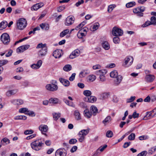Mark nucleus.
Instances as JSON below:
<instances>
[{"label":"nucleus","mask_w":156,"mask_h":156,"mask_svg":"<svg viewBox=\"0 0 156 156\" xmlns=\"http://www.w3.org/2000/svg\"><path fill=\"white\" fill-rule=\"evenodd\" d=\"M11 103L14 105L19 106L23 104V101L21 99H16L12 100L11 101Z\"/></svg>","instance_id":"obj_14"},{"label":"nucleus","mask_w":156,"mask_h":156,"mask_svg":"<svg viewBox=\"0 0 156 156\" xmlns=\"http://www.w3.org/2000/svg\"><path fill=\"white\" fill-rule=\"evenodd\" d=\"M83 94L84 95L88 97L92 93L90 91L86 90L84 91Z\"/></svg>","instance_id":"obj_42"},{"label":"nucleus","mask_w":156,"mask_h":156,"mask_svg":"<svg viewBox=\"0 0 156 156\" xmlns=\"http://www.w3.org/2000/svg\"><path fill=\"white\" fill-rule=\"evenodd\" d=\"M61 149L57 150L55 153V156H66V153L60 150Z\"/></svg>","instance_id":"obj_25"},{"label":"nucleus","mask_w":156,"mask_h":156,"mask_svg":"<svg viewBox=\"0 0 156 156\" xmlns=\"http://www.w3.org/2000/svg\"><path fill=\"white\" fill-rule=\"evenodd\" d=\"M34 133V131L32 130H27L24 132V133L25 135H28L32 134Z\"/></svg>","instance_id":"obj_56"},{"label":"nucleus","mask_w":156,"mask_h":156,"mask_svg":"<svg viewBox=\"0 0 156 156\" xmlns=\"http://www.w3.org/2000/svg\"><path fill=\"white\" fill-rule=\"evenodd\" d=\"M151 25H156V18L152 16L151 18Z\"/></svg>","instance_id":"obj_41"},{"label":"nucleus","mask_w":156,"mask_h":156,"mask_svg":"<svg viewBox=\"0 0 156 156\" xmlns=\"http://www.w3.org/2000/svg\"><path fill=\"white\" fill-rule=\"evenodd\" d=\"M53 118L55 120H57L60 116V114L58 113V114L56 113H54L53 114Z\"/></svg>","instance_id":"obj_52"},{"label":"nucleus","mask_w":156,"mask_h":156,"mask_svg":"<svg viewBox=\"0 0 156 156\" xmlns=\"http://www.w3.org/2000/svg\"><path fill=\"white\" fill-rule=\"evenodd\" d=\"M44 140L42 139H39L33 141L30 144L32 148L36 151L41 150L44 145Z\"/></svg>","instance_id":"obj_1"},{"label":"nucleus","mask_w":156,"mask_h":156,"mask_svg":"<svg viewBox=\"0 0 156 156\" xmlns=\"http://www.w3.org/2000/svg\"><path fill=\"white\" fill-rule=\"evenodd\" d=\"M135 137V134L134 133H131L128 137V139L130 140H134Z\"/></svg>","instance_id":"obj_46"},{"label":"nucleus","mask_w":156,"mask_h":156,"mask_svg":"<svg viewBox=\"0 0 156 156\" xmlns=\"http://www.w3.org/2000/svg\"><path fill=\"white\" fill-rule=\"evenodd\" d=\"M101 66L99 64L93 66L92 68L94 70L100 69L101 68Z\"/></svg>","instance_id":"obj_58"},{"label":"nucleus","mask_w":156,"mask_h":156,"mask_svg":"<svg viewBox=\"0 0 156 156\" xmlns=\"http://www.w3.org/2000/svg\"><path fill=\"white\" fill-rule=\"evenodd\" d=\"M113 135V133L111 130L108 131L106 133V136L108 137H112Z\"/></svg>","instance_id":"obj_48"},{"label":"nucleus","mask_w":156,"mask_h":156,"mask_svg":"<svg viewBox=\"0 0 156 156\" xmlns=\"http://www.w3.org/2000/svg\"><path fill=\"white\" fill-rule=\"evenodd\" d=\"M89 132V130L87 129H83L81 130L78 133L79 136L85 137Z\"/></svg>","instance_id":"obj_23"},{"label":"nucleus","mask_w":156,"mask_h":156,"mask_svg":"<svg viewBox=\"0 0 156 156\" xmlns=\"http://www.w3.org/2000/svg\"><path fill=\"white\" fill-rule=\"evenodd\" d=\"M86 35V33H82L81 30H80L77 34V36L79 38H81L85 36Z\"/></svg>","instance_id":"obj_38"},{"label":"nucleus","mask_w":156,"mask_h":156,"mask_svg":"<svg viewBox=\"0 0 156 156\" xmlns=\"http://www.w3.org/2000/svg\"><path fill=\"white\" fill-rule=\"evenodd\" d=\"M18 92L16 89L9 90L6 93V95L8 97H10L12 95L16 94Z\"/></svg>","instance_id":"obj_22"},{"label":"nucleus","mask_w":156,"mask_h":156,"mask_svg":"<svg viewBox=\"0 0 156 156\" xmlns=\"http://www.w3.org/2000/svg\"><path fill=\"white\" fill-rule=\"evenodd\" d=\"M30 47L29 45H25L21 46L16 49V51L18 53L23 52L26 50L27 49Z\"/></svg>","instance_id":"obj_12"},{"label":"nucleus","mask_w":156,"mask_h":156,"mask_svg":"<svg viewBox=\"0 0 156 156\" xmlns=\"http://www.w3.org/2000/svg\"><path fill=\"white\" fill-rule=\"evenodd\" d=\"M113 41L115 44H119L120 42V40L118 37L116 36L113 39Z\"/></svg>","instance_id":"obj_50"},{"label":"nucleus","mask_w":156,"mask_h":156,"mask_svg":"<svg viewBox=\"0 0 156 156\" xmlns=\"http://www.w3.org/2000/svg\"><path fill=\"white\" fill-rule=\"evenodd\" d=\"M49 101L50 103L56 104L58 103L59 100L57 98H51L49 99Z\"/></svg>","instance_id":"obj_30"},{"label":"nucleus","mask_w":156,"mask_h":156,"mask_svg":"<svg viewBox=\"0 0 156 156\" xmlns=\"http://www.w3.org/2000/svg\"><path fill=\"white\" fill-rule=\"evenodd\" d=\"M99 27V24L98 23H96L94 24L93 27V29L96 30H97Z\"/></svg>","instance_id":"obj_64"},{"label":"nucleus","mask_w":156,"mask_h":156,"mask_svg":"<svg viewBox=\"0 0 156 156\" xmlns=\"http://www.w3.org/2000/svg\"><path fill=\"white\" fill-rule=\"evenodd\" d=\"M136 4V3L134 2H129L127 3L126 5V6L127 8H130L134 5Z\"/></svg>","instance_id":"obj_43"},{"label":"nucleus","mask_w":156,"mask_h":156,"mask_svg":"<svg viewBox=\"0 0 156 156\" xmlns=\"http://www.w3.org/2000/svg\"><path fill=\"white\" fill-rule=\"evenodd\" d=\"M43 3H39L34 5L31 8L32 10H37L44 5Z\"/></svg>","instance_id":"obj_19"},{"label":"nucleus","mask_w":156,"mask_h":156,"mask_svg":"<svg viewBox=\"0 0 156 156\" xmlns=\"http://www.w3.org/2000/svg\"><path fill=\"white\" fill-rule=\"evenodd\" d=\"M9 143V140L6 138H4L1 141V144L3 145H5Z\"/></svg>","instance_id":"obj_31"},{"label":"nucleus","mask_w":156,"mask_h":156,"mask_svg":"<svg viewBox=\"0 0 156 156\" xmlns=\"http://www.w3.org/2000/svg\"><path fill=\"white\" fill-rule=\"evenodd\" d=\"M59 80L65 87H68L69 85V82L66 79L60 78L59 79Z\"/></svg>","instance_id":"obj_21"},{"label":"nucleus","mask_w":156,"mask_h":156,"mask_svg":"<svg viewBox=\"0 0 156 156\" xmlns=\"http://www.w3.org/2000/svg\"><path fill=\"white\" fill-rule=\"evenodd\" d=\"M135 96H132L129 98L127 99L126 100L127 103H130L134 101L135 99Z\"/></svg>","instance_id":"obj_51"},{"label":"nucleus","mask_w":156,"mask_h":156,"mask_svg":"<svg viewBox=\"0 0 156 156\" xmlns=\"http://www.w3.org/2000/svg\"><path fill=\"white\" fill-rule=\"evenodd\" d=\"M83 114L84 116L87 118H90L92 115L91 112L87 109L84 111Z\"/></svg>","instance_id":"obj_29"},{"label":"nucleus","mask_w":156,"mask_h":156,"mask_svg":"<svg viewBox=\"0 0 156 156\" xmlns=\"http://www.w3.org/2000/svg\"><path fill=\"white\" fill-rule=\"evenodd\" d=\"M112 33L113 36L119 37L123 35V31L121 29L116 27H114L113 28Z\"/></svg>","instance_id":"obj_6"},{"label":"nucleus","mask_w":156,"mask_h":156,"mask_svg":"<svg viewBox=\"0 0 156 156\" xmlns=\"http://www.w3.org/2000/svg\"><path fill=\"white\" fill-rule=\"evenodd\" d=\"M155 79V77L154 75L151 74L147 75L145 77V81L149 83L152 82Z\"/></svg>","instance_id":"obj_16"},{"label":"nucleus","mask_w":156,"mask_h":156,"mask_svg":"<svg viewBox=\"0 0 156 156\" xmlns=\"http://www.w3.org/2000/svg\"><path fill=\"white\" fill-rule=\"evenodd\" d=\"M74 18L73 17H68L66 20L65 24L66 26H69L72 25L74 22Z\"/></svg>","instance_id":"obj_13"},{"label":"nucleus","mask_w":156,"mask_h":156,"mask_svg":"<svg viewBox=\"0 0 156 156\" xmlns=\"http://www.w3.org/2000/svg\"><path fill=\"white\" fill-rule=\"evenodd\" d=\"M145 10V7H144L141 6L134 9L133 10V12L134 13H138L140 12H144Z\"/></svg>","instance_id":"obj_20"},{"label":"nucleus","mask_w":156,"mask_h":156,"mask_svg":"<svg viewBox=\"0 0 156 156\" xmlns=\"http://www.w3.org/2000/svg\"><path fill=\"white\" fill-rule=\"evenodd\" d=\"M28 109L26 108H22L19 109V112L21 113H24L27 112Z\"/></svg>","instance_id":"obj_47"},{"label":"nucleus","mask_w":156,"mask_h":156,"mask_svg":"<svg viewBox=\"0 0 156 156\" xmlns=\"http://www.w3.org/2000/svg\"><path fill=\"white\" fill-rule=\"evenodd\" d=\"M90 110L91 113H92L93 115H95L98 113V109L94 105L91 106L90 107Z\"/></svg>","instance_id":"obj_24"},{"label":"nucleus","mask_w":156,"mask_h":156,"mask_svg":"<svg viewBox=\"0 0 156 156\" xmlns=\"http://www.w3.org/2000/svg\"><path fill=\"white\" fill-rule=\"evenodd\" d=\"M69 32V30L68 29H66L61 32L60 34V36L61 37H63L68 34Z\"/></svg>","instance_id":"obj_39"},{"label":"nucleus","mask_w":156,"mask_h":156,"mask_svg":"<svg viewBox=\"0 0 156 156\" xmlns=\"http://www.w3.org/2000/svg\"><path fill=\"white\" fill-rule=\"evenodd\" d=\"M8 25V23L6 21H3L0 23V30L5 29Z\"/></svg>","instance_id":"obj_26"},{"label":"nucleus","mask_w":156,"mask_h":156,"mask_svg":"<svg viewBox=\"0 0 156 156\" xmlns=\"http://www.w3.org/2000/svg\"><path fill=\"white\" fill-rule=\"evenodd\" d=\"M151 25L150 21H147L144 24H143L142 27H147L148 26Z\"/></svg>","instance_id":"obj_57"},{"label":"nucleus","mask_w":156,"mask_h":156,"mask_svg":"<svg viewBox=\"0 0 156 156\" xmlns=\"http://www.w3.org/2000/svg\"><path fill=\"white\" fill-rule=\"evenodd\" d=\"M76 76L75 73H73L72 74L71 76L69 78V80L70 81H73L75 79Z\"/></svg>","instance_id":"obj_62"},{"label":"nucleus","mask_w":156,"mask_h":156,"mask_svg":"<svg viewBox=\"0 0 156 156\" xmlns=\"http://www.w3.org/2000/svg\"><path fill=\"white\" fill-rule=\"evenodd\" d=\"M71 66L69 64H67L64 66L63 67V70L66 72H69L72 69Z\"/></svg>","instance_id":"obj_32"},{"label":"nucleus","mask_w":156,"mask_h":156,"mask_svg":"<svg viewBox=\"0 0 156 156\" xmlns=\"http://www.w3.org/2000/svg\"><path fill=\"white\" fill-rule=\"evenodd\" d=\"M116 6L115 4H112L109 5L108 9V12H111Z\"/></svg>","instance_id":"obj_36"},{"label":"nucleus","mask_w":156,"mask_h":156,"mask_svg":"<svg viewBox=\"0 0 156 156\" xmlns=\"http://www.w3.org/2000/svg\"><path fill=\"white\" fill-rule=\"evenodd\" d=\"M156 150V147H151L147 152L149 155H151L153 154Z\"/></svg>","instance_id":"obj_37"},{"label":"nucleus","mask_w":156,"mask_h":156,"mask_svg":"<svg viewBox=\"0 0 156 156\" xmlns=\"http://www.w3.org/2000/svg\"><path fill=\"white\" fill-rule=\"evenodd\" d=\"M109 95V93H103L100 95V98L101 99H105L108 98Z\"/></svg>","instance_id":"obj_33"},{"label":"nucleus","mask_w":156,"mask_h":156,"mask_svg":"<svg viewBox=\"0 0 156 156\" xmlns=\"http://www.w3.org/2000/svg\"><path fill=\"white\" fill-rule=\"evenodd\" d=\"M27 117L24 115H19L14 118L15 120H26Z\"/></svg>","instance_id":"obj_34"},{"label":"nucleus","mask_w":156,"mask_h":156,"mask_svg":"<svg viewBox=\"0 0 156 156\" xmlns=\"http://www.w3.org/2000/svg\"><path fill=\"white\" fill-rule=\"evenodd\" d=\"M50 84H47L45 86L46 89L50 91H55L58 89L57 82L56 80H52Z\"/></svg>","instance_id":"obj_3"},{"label":"nucleus","mask_w":156,"mask_h":156,"mask_svg":"<svg viewBox=\"0 0 156 156\" xmlns=\"http://www.w3.org/2000/svg\"><path fill=\"white\" fill-rule=\"evenodd\" d=\"M63 101L65 102L66 104L69 106H72V102H70L69 100L65 98L63 99Z\"/></svg>","instance_id":"obj_59"},{"label":"nucleus","mask_w":156,"mask_h":156,"mask_svg":"<svg viewBox=\"0 0 156 156\" xmlns=\"http://www.w3.org/2000/svg\"><path fill=\"white\" fill-rule=\"evenodd\" d=\"M40 26L42 29L44 30H48L49 28V25L47 23H42L40 24Z\"/></svg>","instance_id":"obj_27"},{"label":"nucleus","mask_w":156,"mask_h":156,"mask_svg":"<svg viewBox=\"0 0 156 156\" xmlns=\"http://www.w3.org/2000/svg\"><path fill=\"white\" fill-rule=\"evenodd\" d=\"M87 22L85 21L83 22L78 26L76 27L75 30H78L80 29V28L82 27Z\"/></svg>","instance_id":"obj_35"},{"label":"nucleus","mask_w":156,"mask_h":156,"mask_svg":"<svg viewBox=\"0 0 156 156\" xmlns=\"http://www.w3.org/2000/svg\"><path fill=\"white\" fill-rule=\"evenodd\" d=\"M96 98L93 96H90L84 98V101H85L90 103H94L96 101Z\"/></svg>","instance_id":"obj_17"},{"label":"nucleus","mask_w":156,"mask_h":156,"mask_svg":"<svg viewBox=\"0 0 156 156\" xmlns=\"http://www.w3.org/2000/svg\"><path fill=\"white\" fill-rule=\"evenodd\" d=\"M44 47H46V46L45 44H43L42 43H40L38 44L37 47H36V48H42Z\"/></svg>","instance_id":"obj_54"},{"label":"nucleus","mask_w":156,"mask_h":156,"mask_svg":"<svg viewBox=\"0 0 156 156\" xmlns=\"http://www.w3.org/2000/svg\"><path fill=\"white\" fill-rule=\"evenodd\" d=\"M25 114L32 117L35 116V114L34 112L28 110L27 112L25 113Z\"/></svg>","instance_id":"obj_44"},{"label":"nucleus","mask_w":156,"mask_h":156,"mask_svg":"<svg viewBox=\"0 0 156 156\" xmlns=\"http://www.w3.org/2000/svg\"><path fill=\"white\" fill-rule=\"evenodd\" d=\"M0 39L5 44H8L10 41L9 35L6 33L3 34L1 36Z\"/></svg>","instance_id":"obj_5"},{"label":"nucleus","mask_w":156,"mask_h":156,"mask_svg":"<svg viewBox=\"0 0 156 156\" xmlns=\"http://www.w3.org/2000/svg\"><path fill=\"white\" fill-rule=\"evenodd\" d=\"M8 61L7 60H4L2 61H0V62L1 64V65L3 66L6 64H7Z\"/></svg>","instance_id":"obj_60"},{"label":"nucleus","mask_w":156,"mask_h":156,"mask_svg":"<svg viewBox=\"0 0 156 156\" xmlns=\"http://www.w3.org/2000/svg\"><path fill=\"white\" fill-rule=\"evenodd\" d=\"M147 154V151H144L138 154L137 156H146Z\"/></svg>","instance_id":"obj_53"},{"label":"nucleus","mask_w":156,"mask_h":156,"mask_svg":"<svg viewBox=\"0 0 156 156\" xmlns=\"http://www.w3.org/2000/svg\"><path fill=\"white\" fill-rule=\"evenodd\" d=\"M110 76L112 78H115L114 80V83L116 85H118L121 83L122 79L121 76L118 75V72L116 70L111 72Z\"/></svg>","instance_id":"obj_2"},{"label":"nucleus","mask_w":156,"mask_h":156,"mask_svg":"<svg viewBox=\"0 0 156 156\" xmlns=\"http://www.w3.org/2000/svg\"><path fill=\"white\" fill-rule=\"evenodd\" d=\"M107 71L105 70L102 69L99 70L97 72V74L100 75V80L101 81H104L105 80V77L104 75L106 74Z\"/></svg>","instance_id":"obj_8"},{"label":"nucleus","mask_w":156,"mask_h":156,"mask_svg":"<svg viewBox=\"0 0 156 156\" xmlns=\"http://www.w3.org/2000/svg\"><path fill=\"white\" fill-rule=\"evenodd\" d=\"M83 3L84 1L83 0H80V1H79L78 2L76 3L75 5L77 7H78Z\"/></svg>","instance_id":"obj_61"},{"label":"nucleus","mask_w":156,"mask_h":156,"mask_svg":"<svg viewBox=\"0 0 156 156\" xmlns=\"http://www.w3.org/2000/svg\"><path fill=\"white\" fill-rule=\"evenodd\" d=\"M111 120V117L110 116H107L106 118L102 121L103 124L105 125L106 123L109 122Z\"/></svg>","instance_id":"obj_40"},{"label":"nucleus","mask_w":156,"mask_h":156,"mask_svg":"<svg viewBox=\"0 0 156 156\" xmlns=\"http://www.w3.org/2000/svg\"><path fill=\"white\" fill-rule=\"evenodd\" d=\"M16 24L18 29L23 30L26 27L27 22L25 19L21 18L17 20Z\"/></svg>","instance_id":"obj_4"},{"label":"nucleus","mask_w":156,"mask_h":156,"mask_svg":"<svg viewBox=\"0 0 156 156\" xmlns=\"http://www.w3.org/2000/svg\"><path fill=\"white\" fill-rule=\"evenodd\" d=\"M133 60V58L132 56H128L125 58L123 65L126 67H128L132 64Z\"/></svg>","instance_id":"obj_7"},{"label":"nucleus","mask_w":156,"mask_h":156,"mask_svg":"<svg viewBox=\"0 0 156 156\" xmlns=\"http://www.w3.org/2000/svg\"><path fill=\"white\" fill-rule=\"evenodd\" d=\"M80 51L78 49L75 50L70 55L69 58L71 59L74 58L78 56L80 54Z\"/></svg>","instance_id":"obj_15"},{"label":"nucleus","mask_w":156,"mask_h":156,"mask_svg":"<svg viewBox=\"0 0 156 156\" xmlns=\"http://www.w3.org/2000/svg\"><path fill=\"white\" fill-rule=\"evenodd\" d=\"M42 63L41 60H38L36 64H34L31 66V67L33 69H38L41 66Z\"/></svg>","instance_id":"obj_18"},{"label":"nucleus","mask_w":156,"mask_h":156,"mask_svg":"<svg viewBox=\"0 0 156 156\" xmlns=\"http://www.w3.org/2000/svg\"><path fill=\"white\" fill-rule=\"evenodd\" d=\"M63 54V52L62 50L57 49L53 52V56L55 58H59Z\"/></svg>","instance_id":"obj_10"},{"label":"nucleus","mask_w":156,"mask_h":156,"mask_svg":"<svg viewBox=\"0 0 156 156\" xmlns=\"http://www.w3.org/2000/svg\"><path fill=\"white\" fill-rule=\"evenodd\" d=\"M65 7L64 6H60L57 9V11L58 12H60L64 9Z\"/></svg>","instance_id":"obj_63"},{"label":"nucleus","mask_w":156,"mask_h":156,"mask_svg":"<svg viewBox=\"0 0 156 156\" xmlns=\"http://www.w3.org/2000/svg\"><path fill=\"white\" fill-rule=\"evenodd\" d=\"M47 47H44L39 51L38 55L41 57L44 56L47 54Z\"/></svg>","instance_id":"obj_11"},{"label":"nucleus","mask_w":156,"mask_h":156,"mask_svg":"<svg viewBox=\"0 0 156 156\" xmlns=\"http://www.w3.org/2000/svg\"><path fill=\"white\" fill-rule=\"evenodd\" d=\"M39 130L41 131L42 133L46 136L47 134L46 132H47L48 130V127L47 125H41L38 127Z\"/></svg>","instance_id":"obj_9"},{"label":"nucleus","mask_w":156,"mask_h":156,"mask_svg":"<svg viewBox=\"0 0 156 156\" xmlns=\"http://www.w3.org/2000/svg\"><path fill=\"white\" fill-rule=\"evenodd\" d=\"M75 115L76 118L77 120H79L81 119L80 114L79 112L78 111H76L75 112Z\"/></svg>","instance_id":"obj_45"},{"label":"nucleus","mask_w":156,"mask_h":156,"mask_svg":"<svg viewBox=\"0 0 156 156\" xmlns=\"http://www.w3.org/2000/svg\"><path fill=\"white\" fill-rule=\"evenodd\" d=\"M77 142V140L75 139H72L69 140V143L70 144H76Z\"/></svg>","instance_id":"obj_55"},{"label":"nucleus","mask_w":156,"mask_h":156,"mask_svg":"<svg viewBox=\"0 0 156 156\" xmlns=\"http://www.w3.org/2000/svg\"><path fill=\"white\" fill-rule=\"evenodd\" d=\"M102 45L105 50H108L110 48V45L107 41H104L102 43Z\"/></svg>","instance_id":"obj_28"},{"label":"nucleus","mask_w":156,"mask_h":156,"mask_svg":"<svg viewBox=\"0 0 156 156\" xmlns=\"http://www.w3.org/2000/svg\"><path fill=\"white\" fill-rule=\"evenodd\" d=\"M96 79V76L93 75H90L89 76L88 80L90 82L94 81Z\"/></svg>","instance_id":"obj_49"}]
</instances>
